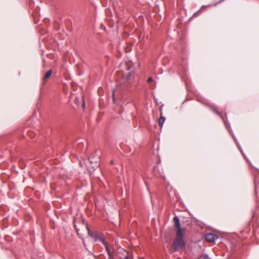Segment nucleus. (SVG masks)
Here are the masks:
<instances>
[{"instance_id": "f257e3e1", "label": "nucleus", "mask_w": 259, "mask_h": 259, "mask_svg": "<svg viewBox=\"0 0 259 259\" xmlns=\"http://www.w3.org/2000/svg\"><path fill=\"white\" fill-rule=\"evenodd\" d=\"M173 222L177 228L176 238L174 241L172 246L175 251L179 249L183 248L185 246V242L183 239L184 232L185 229L181 227L180 220L177 216H175L173 219Z\"/></svg>"}, {"instance_id": "f03ea898", "label": "nucleus", "mask_w": 259, "mask_h": 259, "mask_svg": "<svg viewBox=\"0 0 259 259\" xmlns=\"http://www.w3.org/2000/svg\"><path fill=\"white\" fill-rule=\"evenodd\" d=\"M196 100L206 105L207 106L209 107V109L212 111H213L215 114L219 115L222 118L226 128L229 131V133L232 135L233 139H234L236 138L234 134L233 133L232 130L231 129L230 123L228 121L227 119H226V121H225L223 117L222 113L218 110L219 108L216 105L204 99H199L197 97L196 94L195 93V100Z\"/></svg>"}, {"instance_id": "7ed1b4c3", "label": "nucleus", "mask_w": 259, "mask_h": 259, "mask_svg": "<svg viewBox=\"0 0 259 259\" xmlns=\"http://www.w3.org/2000/svg\"><path fill=\"white\" fill-rule=\"evenodd\" d=\"M101 242L103 243V244L104 245L105 249L106 250L107 252L108 253V254L109 255V259H113V252L111 250L110 247L109 246V244L106 241L105 238L103 237L102 236L101 237V238L100 239Z\"/></svg>"}, {"instance_id": "20e7f679", "label": "nucleus", "mask_w": 259, "mask_h": 259, "mask_svg": "<svg viewBox=\"0 0 259 259\" xmlns=\"http://www.w3.org/2000/svg\"><path fill=\"white\" fill-rule=\"evenodd\" d=\"M219 238V236L212 233H207L204 235V239L208 242H213Z\"/></svg>"}, {"instance_id": "39448f33", "label": "nucleus", "mask_w": 259, "mask_h": 259, "mask_svg": "<svg viewBox=\"0 0 259 259\" xmlns=\"http://www.w3.org/2000/svg\"><path fill=\"white\" fill-rule=\"evenodd\" d=\"M52 73V70H50L49 71H48L45 74V76L43 77L44 83H45L46 82H47V80L50 77Z\"/></svg>"}, {"instance_id": "423d86ee", "label": "nucleus", "mask_w": 259, "mask_h": 259, "mask_svg": "<svg viewBox=\"0 0 259 259\" xmlns=\"http://www.w3.org/2000/svg\"><path fill=\"white\" fill-rule=\"evenodd\" d=\"M195 259H211L206 253H201Z\"/></svg>"}, {"instance_id": "0eeeda50", "label": "nucleus", "mask_w": 259, "mask_h": 259, "mask_svg": "<svg viewBox=\"0 0 259 259\" xmlns=\"http://www.w3.org/2000/svg\"><path fill=\"white\" fill-rule=\"evenodd\" d=\"M240 153H241L242 155L243 156V157H244V158L245 159V160H246V161L250 165H251L252 166V167H254L255 168V167H254L253 165H251V163L250 162V160L248 159V158L247 157V156L245 155V153H244L243 150H241L240 151ZM256 169H257L256 168Z\"/></svg>"}, {"instance_id": "6e6552de", "label": "nucleus", "mask_w": 259, "mask_h": 259, "mask_svg": "<svg viewBox=\"0 0 259 259\" xmlns=\"http://www.w3.org/2000/svg\"><path fill=\"white\" fill-rule=\"evenodd\" d=\"M165 120V118L163 116H161L158 120V124L159 125L162 127L163 124Z\"/></svg>"}, {"instance_id": "1a4fd4ad", "label": "nucleus", "mask_w": 259, "mask_h": 259, "mask_svg": "<svg viewBox=\"0 0 259 259\" xmlns=\"http://www.w3.org/2000/svg\"><path fill=\"white\" fill-rule=\"evenodd\" d=\"M89 160H90V163L92 164L93 168H96V167H98L99 166V164H98V163L97 161L95 162V163H94V161H93V158L90 157L89 158Z\"/></svg>"}, {"instance_id": "9d476101", "label": "nucleus", "mask_w": 259, "mask_h": 259, "mask_svg": "<svg viewBox=\"0 0 259 259\" xmlns=\"http://www.w3.org/2000/svg\"><path fill=\"white\" fill-rule=\"evenodd\" d=\"M254 183H255V193H256V194H257V190L259 188V181H256V180H255Z\"/></svg>"}, {"instance_id": "9b49d317", "label": "nucleus", "mask_w": 259, "mask_h": 259, "mask_svg": "<svg viewBox=\"0 0 259 259\" xmlns=\"http://www.w3.org/2000/svg\"><path fill=\"white\" fill-rule=\"evenodd\" d=\"M236 146H237V148L238 149V150H239L240 151L241 150H243V149H242V147H241V146L240 144H239V143H237V144H236Z\"/></svg>"}, {"instance_id": "f8f14e48", "label": "nucleus", "mask_w": 259, "mask_h": 259, "mask_svg": "<svg viewBox=\"0 0 259 259\" xmlns=\"http://www.w3.org/2000/svg\"><path fill=\"white\" fill-rule=\"evenodd\" d=\"M152 80H153L152 77H149V78H148V79H147V82H148V83H149V82H150L151 81H152Z\"/></svg>"}, {"instance_id": "ddd939ff", "label": "nucleus", "mask_w": 259, "mask_h": 259, "mask_svg": "<svg viewBox=\"0 0 259 259\" xmlns=\"http://www.w3.org/2000/svg\"><path fill=\"white\" fill-rule=\"evenodd\" d=\"M88 233H89V235L91 236H93V235H92V233L91 232V231L89 229V228H88Z\"/></svg>"}, {"instance_id": "4468645a", "label": "nucleus", "mask_w": 259, "mask_h": 259, "mask_svg": "<svg viewBox=\"0 0 259 259\" xmlns=\"http://www.w3.org/2000/svg\"><path fill=\"white\" fill-rule=\"evenodd\" d=\"M233 140H234V142H235L236 144H237V143H239L238 141L236 138L234 139Z\"/></svg>"}, {"instance_id": "2eb2a0df", "label": "nucleus", "mask_w": 259, "mask_h": 259, "mask_svg": "<svg viewBox=\"0 0 259 259\" xmlns=\"http://www.w3.org/2000/svg\"><path fill=\"white\" fill-rule=\"evenodd\" d=\"M29 135H30V136L31 138H32V137H33V135H35V134H34V133H32V132H30V133H29Z\"/></svg>"}, {"instance_id": "dca6fc26", "label": "nucleus", "mask_w": 259, "mask_h": 259, "mask_svg": "<svg viewBox=\"0 0 259 259\" xmlns=\"http://www.w3.org/2000/svg\"><path fill=\"white\" fill-rule=\"evenodd\" d=\"M195 225H198V223H199V221L196 218L195 219Z\"/></svg>"}, {"instance_id": "f3484780", "label": "nucleus", "mask_w": 259, "mask_h": 259, "mask_svg": "<svg viewBox=\"0 0 259 259\" xmlns=\"http://www.w3.org/2000/svg\"><path fill=\"white\" fill-rule=\"evenodd\" d=\"M124 259H132V258H130V257L128 256L127 254H126V255L125 256V257H124Z\"/></svg>"}, {"instance_id": "a211bd4d", "label": "nucleus", "mask_w": 259, "mask_h": 259, "mask_svg": "<svg viewBox=\"0 0 259 259\" xmlns=\"http://www.w3.org/2000/svg\"><path fill=\"white\" fill-rule=\"evenodd\" d=\"M201 10V9H199L197 11H195V16L197 15V13Z\"/></svg>"}, {"instance_id": "6ab92c4d", "label": "nucleus", "mask_w": 259, "mask_h": 259, "mask_svg": "<svg viewBox=\"0 0 259 259\" xmlns=\"http://www.w3.org/2000/svg\"><path fill=\"white\" fill-rule=\"evenodd\" d=\"M84 106H85V103H84V101H83V103H82V107H84Z\"/></svg>"}, {"instance_id": "aec40b11", "label": "nucleus", "mask_w": 259, "mask_h": 259, "mask_svg": "<svg viewBox=\"0 0 259 259\" xmlns=\"http://www.w3.org/2000/svg\"><path fill=\"white\" fill-rule=\"evenodd\" d=\"M223 1H224V0H220V2H219V3H221V2H223Z\"/></svg>"}, {"instance_id": "412c9836", "label": "nucleus", "mask_w": 259, "mask_h": 259, "mask_svg": "<svg viewBox=\"0 0 259 259\" xmlns=\"http://www.w3.org/2000/svg\"><path fill=\"white\" fill-rule=\"evenodd\" d=\"M206 7V6H202V8Z\"/></svg>"}, {"instance_id": "4be33fe9", "label": "nucleus", "mask_w": 259, "mask_h": 259, "mask_svg": "<svg viewBox=\"0 0 259 259\" xmlns=\"http://www.w3.org/2000/svg\"><path fill=\"white\" fill-rule=\"evenodd\" d=\"M196 241H200V240H195V242H196Z\"/></svg>"}]
</instances>
